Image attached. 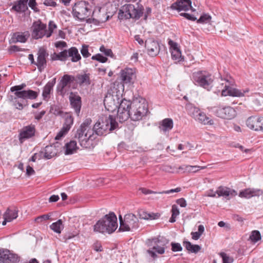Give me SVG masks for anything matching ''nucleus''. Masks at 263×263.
Masks as SVG:
<instances>
[{
	"instance_id": "obj_1",
	"label": "nucleus",
	"mask_w": 263,
	"mask_h": 263,
	"mask_svg": "<svg viewBox=\"0 0 263 263\" xmlns=\"http://www.w3.org/2000/svg\"><path fill=\"white\" fill-rule=\"evenodd\" d=\"M91 120L86 119L77 131L75 138L78 139L80 145L86 148L93 147V140L96 139L92 129L90 128Z\"/></svg>"
},
{
	"instance_id": "obj_2",
	"label": "nucleus",
	"mask_w": 263,
	"mask_h": 263,
	"mask_svg": "<svg viewBox=\"0 0 263 263\" xmlns=\"http://www.w3.org/2000/svg\"><path fill=\"white\" fill-rule=\"evenodd\" d=\"M118 125V124L114 116L109 115L108 117H102L99 118L94 125L91 134L93 133L96 137V135L100 136L106 135L110 131L115 129Z\"/></svg>"
},
{
	"instance_id": "obj_3",
	"label": "nucleus",
	"mask_w": 263,
	"mask_h": 263,
	"mask_svg": "<svg viewBox=\"0 0 263 263\" xmlns=\"http://www.w3.org/2000/svg\"><path fill=\"white\" fill-rule=\"evenodd\" d=\"M118 227L117 218L114 213L106 214L93 226L95 232L111 234Z\"/></svg>"
},
{
	"instance_id": "obj_4",
	"label": "nucleus",
	"mask_w": 263,
	"mask_h": 263,
	"mask_svg": "<svg viewBox=\"0 0 263 263\" xmlns=\"http://www.w3.org/2000/svg\"><path fill=\"white\" fill-rule=\"evenodd\" d=\"M128 108L130 119L133 121H139L145 116L148 111L147 103L142 99L129 101Z\"/></svg>"
},
{
	"instance_id": "obj_5",
	"label": "nucleus",
	"mask_w": 263,
	"mask_h": 263,
	"mask_svg": "<svg viewBox=\"0 0 263 263\" xmlns=\"http://www.w3.org/2000/svg\"><path fill=\"white\" fill-rule=\"evenodd\" d=\"M193 82L196 85L200 86L208 91L213 87L214 77L206 71H198L193 73Z\"/></svg>"
},
{
	"instance_id": "obj_6",
	"label": "nucleus",
	"mask_w": 263,
	"mask_h": 263,
	"mask_svg": "<svg viewBox=\"0 0 263 263\" xmlns=\"http://www.w3.org/2000/svg\"><path fill=\"white\" fill-rule=\"evenodd\" d=\"M168 243V240L163 236H159L158 237L150 240L148 245L151 247L147 251V253L153 258L157 257L156 253L163 254L165 252V246Z\"/></svg>"
},
{
	"instance_id": "obj_7",
	"label": "nucleus",
	"mask_w": 263,
	"mask_h": 263,
	"mask_svg": "<svg viewBox=\"0 0 263 263\" xmlns=\"http://www.w3.org/2000/svg\"><path fill=\"white\" fill-rule=\"evenodd\" d=\"M119 219L120 221L119 231H133L139 227L138 219L132 213L126 214L123 219L121 215H119Z\"/></svg>"
},
{
	"instance_id": "obj_8",
	"label": "nucleus",
	"mask_w": 263,
	"mask_h": 263,
	"mask_svg": "<svg viewBox=\"0 0 263 263\" xmlns=\"http://www.w3.org/2000/svg\"><path fill=\"white\" fill-rule=\"evenodd\" d=\"M91 10L88 2L81 1L77 2L72 7V13L74 17L81 21H84L90 15Z\"/></svg>"
},
{
	"instance_id": "obj_9",
	"label": "nucleus",
	"mask_w": 263,
	"mask_h": 263,
	"mask_svg": "<svg viewBox=\"0 0 263 263\" xmlns=\"http://www.w3.org/2000/svg\"><path fill=\"white\" fill-rule=\"evenodd\" d=\"M123 10H120L119 13V17L122 18L124 13L125 19L134 18L139 19L143 13L144 8L142 6H139L136 7L134 5L127 4L123 6Z\"/></svg>"
},
{
	"instance_id": "obj_10",
	"label": "nucleus",
	"mask_w": 263,
	"mask_h": 263,
	"mask_svg": "<svg viewBox=\"0 0 263 263\" xmlns=\"http://www.w3.org/2000/svg\"><path fill=\"white\" fill-rule=\"evenodd\" d=\"M209 111L216 116L226 119H231L236 115L235 110L230 106H212L208 108Z\"/></svg>"
},
{
	"instance_id": "obj_11",
	"label": "nucleus",
	"mask_w": 263,
	"mask_h": 263,
	"mask_svg": "<svg viewBox=\"0 0 263 263\" xmlns=\"http://www.w3.org/2000/svg\"><path fill=\"white\" fill-rule=\"evenodd\" d=\"M124 99L122 98V95L117 92L116 94L113 92L112 94L107 95L104 100V104L105 108L109 111L113 112L118 109L120 102Z\"/></svg>"
},
{
	"instance_id": "obj_12",
	"label": "nucleus",
	"mask_w": 263,
	"mask_h": 263,
	"mask_svg": "<svg viewBox=\"0 0 263 263\" xmlns=\"http://www.w3.org/2000/svg\"><path fill=\"white\" fill-rule=\"evenodd\" d=\"M231 84L228 80L224 79V80L222 79H220L219 85L220 86H217L218 88H220L219 89V91L221 90V86H223V89L221 90V95L223 96H230L232 97H242L244 96L246 91H241V90L236 88H233L230 85Z\"/></svg>"
},
{
	"instance_id": "obj_13",
	"label": "nucleus",
	"mask_w": 263,
	"mask_h": 263,
	"mask_svg": "<svg viewBox=\"0 0 263 263\" xmlns=\"http://www.w3.org/2000/svg\"><path fill=\"white\" fill-rule=\"evenodd\" d=\"M36 129L34 125L30 124L24 126L19 132L18 138L20 144H23L26 140L35 136Z\"/></svg>"
},
{
	"instance_id": "obj_14",
	"label": "nucleus",
	"mask_w": 263,
	"mask_h": 263,
	"mask_svg": "<svg viewBox=\"0 0 263 263\" xmlns=\"http://www.w3.org/2000/svg\"><path fill=\"white\" fill-rule=\"evenodd\" d=\"M46 25L43 23L40 20L33 23L32 26V37L34 39H41L46 36Z\"/></svg>"
},
{
	"instance_id": "obj_15",
	"label": "nucleus",
	"mask_w": 263,
	"mask_h": 263,
	"mask_svg": "<svg viewBox=\"0 0 263 263\" xmlns=\"http://www.w3.org/2000/svg\"><path fill=\"white\" fill-rule=\"evenodd\" d=\"M136 78V71L133 68H125L120 72V80L123 84H133Z\"/></svg>"
},
{
	"instance_id": "obj_16",
	"label": "nucleus",
	"mask_w": 263,
	"mask_h": 263,
	"mask_svg": "<svg viewBox=\"0 0 263 263\" xmlns=\"http://www.w3.org/2000/svg\"><path fill=\"white\" fill-rule=\"evenodd\" d=\"M128 104L129 100L126 99H124L120 102L117 114V118L120 122H124L129 118H130Z\"/></svg>"
},
{
	"instance_id": "obj_17",
	"label": "nucleus",
	"mask_w": 263,
	"mask_h": 263,
	"mask_svg": "<svg viewBox=\"0 0 263 263\" xmlns=\"http://www.w3.org/2000/svg\"><path fill=\"white\" fill-rule=\"evenodd\" d=\"M246 125L251 129L258 131L263 130V117L251 116L246 121Z\"/></svg>"
},
{
	"instance_id": "obj_18",
	"label": "nucleus",
	"mask_w": 263,
	"mask_h": 263,
	"mask_svg": "<svg viewBox=\"0 0 263 263\" xmlns=\"http://www.w3.org/2000/svg\"><path fill=\"white\" fill-rule=\"evenodd\" d=\"M37 54V58L35 65L37 66L39 71L42 72L47 66L46 58L48 56V53L44 48H40Z\"/></svg>"
},
{
	"instance_id": "obj_19",
	"label": "nucleus",
	"mask_w": 263,
	"mask_h": 263,
	"mask_svg": "<svg viewBox=\"0 0 263 263\" xmlns=\"http://www.w3.org/2000/svg\"><path fill=\"white\" fill-rule=\"evenodd\" d=\"M76 80L75 77L71 75L67 74H64L62 77L60 82L57 85V90L60 92L61 95L65 93L64 89L66 87H70V84Z\"/></svg>"
},
{
	"instance_id": "obj_20",
	"label": "nucleus",
	"mask_w": 263,
	"mask_h": 263,
	"mask_svg": "<svg viewBox=\"0 0 263 263\" xmlns=\"http://www.w3.org/2000/svg\"><path fill=\"white\" fill-rule=\"evenodd\" d=\"M145 46L147 49L148 54L152 57L156 56L159 52V43L153 39H147L145 42Z\"/></svg>"
},
{
	"instance_id": "obj_21",
	"label": "nucleus",
	"mask_w": 263,
	"mask_h": 263,
	"mask_svg": "<svg viewBox=\"0 0 263 263\" xmlns=\"http://www.w3.org/2000/svg\"><path fill=\"white\" fill-rule=\"evenodd\" d=\"M71 107L74 109L76 114L79 116L80 112L82 101L81 98L77 93L71 92L69 97Z\"/></svg>"
},
{
	"instance_id": "obj_22",
	"label": "nucleus",
	"mask_w": 263,
	"mask_h": 263,
	"mask_svg": "<svg viewBox=\"0 0 263 263\" xmlns=\"http://www.w3.org/2000/svg\"><path fill=\"white\" fill-rule=\"evenodd\" d=\"M64 52L65 54L64 61H66L68 58L73 63H76L81 59V56L79 52V50L76 47H71L68 49H65Z\"/></svg>"
},
{
	"instance_id": "obj_23",
	"label": "nucleus",
	"mask_w": 263,
	"mask_h": 263,
	"mask_svg": "<svg viewBox=\"0 0 263 263\" xmlns=\"http://www.w3.org/2000/svg\"><path fill=\"white\" fill-rule=\"evenodd\" d=\"M192 2L190 0H177L172 4L171 8L173 10H177L178 11H187L192 9Z\"/></svg>"
},
{
	"instance_id": "obj_24",
	"label": "nucleus",
	"mask_w": 263,
	"mask_h": 263,
	"mask_svg": "<svg viewBox=\"0 0 263 263\" xmlns=\"http://www.w3.org/2000/svg\"><path fill=\"white\" fill-rule=\"evenodd\" d=\"M263 194L261 190L254 188H247L241 191L239 193V196L241 198L247 199L251 198L255 196H259Z\"/></svg>"
},
{
	"instance_id": "obj_25",
	"label": "nucleus",
	"mask_w": 263,
	"mask_h": 263,
	"mask_svg": "<svg viewBox=\"0 0 263 263\" xmlns=\"http://www.w3.org/2000/svg\"><path fill=\"white\" fill-rule=\"evenodd\" d=\"M193 109V115L196 120L205 125L213 124V121L208 117L204 112H201L197 108L194 107Z\"/></svg>"
},
{
	"instance_id": "obj_26",
	"label": "nucleus",
	"mask_w": 263,
	"mask_h": 263,
	"mask_svg": "<svg viewBox=\"0 0 263 263\" xmlns=\"http://www.w3.org/2000/svg\"><path fill=\"white\" fill-rule=\"evenodd\" d=\"M14 95L17 98L23 100L30 99L34 100L39 96V93L31 89L24 90L21 92H14Z\"/></svg>"
},
{
	"instance_id": "obj_27",
	"label": "nucleus",
	"mask_w": 263,
	"mask_h": 263,
	"mask_svg": "<svg viewBox=\"0 0 263 263\" xmlns=\"http://www.w3.org/2000/svg\"><path fill=\"white\" fill-rule=\"evenodd\" d=\"M218 197L223 196L229 199L230 198L237 195V192L234 190L231 189L227 187L220 186L216 191Z\"/></svg>"
},
{
	"instance_id": "obj_28",
	"label": "nucleus",
	"mask_w": 263,
	"mask_h": 263,
	"mask_svg": "<svg viewBox=\"0 0 263 263\" xmlns=\"http://www.w3.org/2000/svg\"><path fill=\"white\" fill-rule=\"evenodd\" d=\"M159 128L163 133L170 131L174 126L173 121L171 118H165L159 124Z\"/></svg>"
},
{
	"instance_id": "obj_29",
	"label": "nucleus",
	"mask_w": 263,
	"mask_h": 263,
	"mask_svg": "<svg viewBox=\"0 0 263 263\" xmlns=\"http://www.w3.org/2000/svg\"><path fill=\"white\" fill-rule=\"evenodd\" d=\"M58 153V150L55 148V145H47L45 147L44 151L41 152V154H43L44 158L46 159H50L56 156Z\"/></svg>"
},
{
	"instance_id": "obj_30",
	"label": "nucleus",
	"mask_w": 263,
	"mask_h": 263,
	"mask_svg": "<svg viewBox=\"0 0 263 263\" xmlns=\"http://www.w3.org/2000/svg\"><path fill=\"white\" fill-rule=\"evenodd\" d=\"M29 36V33L28 31L25 32H17L14 33L12 37V42L13 43H25Z\"/></svg>"
},
{
	"instance_id": "obj_31",
	"label": "nucleus",
	"mask_w": 263,
	"mask_h": 263,
	"mask_svg": "<svg viewBox=\"0 0 263 263\" xmlns=\"http://www.w3.org/2000/svg\"><path fill=\"white\" fill-rule=\"evenodd\" d=\"M56 82V78H53L51 81H49L44 87L42 96L44 100L49 98V95Z\"/></svg>"
},
{
	"instance_id": "obj_32",
	"label": "nucleus",
	"mask_w": 263,
	"mask_h": 263,
	"mask_svg": "<svg viewBox=\"0 0 263 263\" xmlns=\"http://www.w3.org/2000/svg\"><path fill=\"white\" fill-rule=\"evenodd\" d=\"M206 166H199L198 165H183L179 167V170L183 171L184 172L195 173L200 170H203Z\"/></svg>"
},
{
	"instance_id": "obj_33",
	"label": "nucleus",
	"mask_w": 263,
	"mask_h": 263,
	"mask_svg": "<svg viewBox=\"0 0 263 263\" xmlns=\"http://www.w3.org/2000/svg\"><path fill=\"white\" fill-rule=\"evenodd\" d=\"M138 213L140 218L146 220L155 219L160 216V214L158 213H148L146 211L142 210H139Z\"/></svg>"
},
{
	"instance_id": "obj_34",
	"label": "nucleus",
	"mask_w": 263,
	"mask_h": 263,
	"mask_svg": "<svg viewBox=\"0 0 263 263\" xmlns=\"http://www.w3.org/2000/svg\"><path fill=\"white\" fill-rule=\"evenodd\" d=\"M18 210L16 208H8L7 211L4 214V216L6 217V219H8V221H11L14 219H16L18 216Z\"/></svg>"
},
{
	"instance_id": "obj_35",
	"label": "nucleus",
	"mask_w": 263,
	"mask_h": 263,
	"mask_svg": "<svg viewBox=\"0 0 263 263\" xmlns=\"http://www.w3.org/2000/svg\"><path fill=\"white\" fill-rule=\"evenodd\" d=\"M27 9L26 2L20 0L17 4L12 6L11 10L17 12H24Z\"/></svg>"
},
{
	"instance_id": "obj_36",
	"label": "nucleus",
	"mask_w": 263,
	"mask_h": 263,
	"mask_svg": "<svg viewBox=\"0 0 263 263\" xmlns=\"http://www.w3.org/2000/svg\"><path fill=\"white\" fill-rule=\"evenodd\" d=\"M73 123V118L69 114H66L65 117V122L62 128L66 132H68Z\"/></svg>"
},
{
	"instance_id": "obj_37",
	"label": "nucleus",
	"mask_w": 263,
	"mask_h": 263,
	"mask_svg": "<svg viewBox=\"0 0 263 263\" xmlns=\"http://www.w3.org/2000/svg\"><path fill=\"white\" fill-rule=\"evenodd\" d=\"M77 142L74 141H71L65 145L66 155H70L73 154L77 149Z\"/></svg>"
},
{
	"instance_id": "obj_38",
	"label": "nucleus",
	"mask_w": 263,
	"mask_h": 263,
	"mask_svg": "<svg viewBox=\"0 0 263 263\" xmlns=\"http://www.w3.org/2000/svg\"><path fill=\"white\" fill-rule=\"evenodd\" d=\"M183 246L189 251L191 253H196L200 250V247L198 245H192L190 241L183 242Z\"/></svg>"
},
{
	"instance_id": "obj_39",
	"label": "nucleus",
	"mask_w": 263,
	"mask_h": 263,
	"mask_svg": "<svg viewBox=\"0 0 263 263\" xmlns=\"http://www.w3.org/2000/svg\"><path fill=\"white\" fill-rule=\"evenodd\" d=\"M50 228L51 230L57 233H61L62 230L64 228L63 221L61 219H59L55 222L52 223Z\"/></svg>"
},
{
	"instance_id": "obj_40",
	"label": "nucleus",
	"mask_w": 263,
	"mask_h": 263,
	"mask_svg": "<svg viewBox=\"0 0 263 263\" xmlns=\"http://www.w3.org/2000/svg\"><path fill=\"white\" fill-rule=\"evenodd\" d=\"M77 80L78 81V83L80 85L86 84L89 85L90 84V78L88 74H78L77 76Z\"/></svg>"
},
{
	"instance_id": "obj_41",
	"label": "nucleus",
	"mask_w": 263,
	"mask_h": 263,
	"mask_svg": "<svg viewBox=\"0 0 263 263\" xmlns=\"http://www.w3.org/2000/svg\"><path fill=\"white\" fill-rule=\"evenodd\" d=\"M249 238L254 243L257 242L258 240L261 239V235L260 232L257 230L253 231L250 235Z\"/></svg>"
},
{
	"instance_id": "obj_42",
	"label": "nucleus",
	"mask_w": 263,
	"mask_h": 263,
	"mask_svg": "<svg viewBox=\"0 0 263 263\" xmlns=\"http://www.w3.org/2000/svg\"><path fill=\"white\" fill-rule=\"evenodd\" d=\"M172 58L174 60L181 61L182 60L181 52L179 48L172 50L171 51Z\"/></svg>"
},
{
	"instance_id": "obj_43",
	"label": "nucleus",
	"mask_w": 263,
	"mask_h": 263,
	"mask_svg": "<svg viewBox=\"0 0 263 263\" xmlns=\"http://www.w3.org/2000/svg\"><path fill=\"white\" fill-rule=\"evenodd\" d=\"M20 257L16 254L11 253L9 251V255L8 256L7 263H17L19 261Z\"/></svg>"
},
{
	"instance_id": "obj_44",
	"label": "nucleus",
	"mask_w": 263,
	"mask_h": 263,
	"mask_svg": "<svg viewBox=\"0 0 263 263\" xmlns=\"http://www.w3.org/2000/svg\"><path fill=\"white\" fill-rule=\"evenodd\" d=\"M57 28V25L52 21H50L48 24V30H46V37H49L52 35L53 30Z\"/></svg>"
},
{
	"instance_id": "obj_45",
	"label": "nucleus",
	"mask_w": 263,
	"mask_h": 263,
	"mask_svg": "<svg viewBox=\"0 0 263 263\" xmlns=\"http://www.w3.org/2000/svg\"><path fill=\"white\" fill-rule=\"evenodd\" d=\"M211 20V16L208 14H203L200 16L197 20L198 23L206 24L209 23Z\"/></svg>"
},
{
	"instance_id": "obj_46",
	"label": "nucleus",
	"mask_w": 263,
	"mask_h": 263,
	"mask_svg": "<svg viewBox=\"0 0 263 263\" xmlns=\"http://www.w3.org/2000/svg\"><path fill=\"white\" fill-rule=\"evenodd\" d=\"M9 250L4 249H0V261L7 262Z\"/></svg>"
},
{
	"instance_id": "obj_47",
	"label": "nucleus",
	"mask_w": 263,
	"mask_h": 263,
	"mask_svg": "<svg viewBox=\"0 0 263 263\" xmlns=\"http://www.w3.org/2000/svg\"><path fill=\"white\" fill-rule=\"evenodd\" d=\"M65 56L64 50L58 53H54L51 55V59L53 61L59 60L61 61H64V57Z\"/></svg>"
},
{
	"instance_id": "obj_48",
	"label": "nucleus",
	"mask_w": 263,
	"mask_h": 263,
	"mask_svg": "<svg viewBox=\"0 0 263 263\" xmlns=\"http://www.w3.org/2000/svg\"><path fill=\"white\" fill-rule=\"evenodd\" d=\"M88 47V45L83 44L82 46L81 49L80 50L82 56L85 58H88L91 55V54L89 52Z\"/></svg>"
},
{
	"instance_id": "obj_49",
	"label": "nucleus",
	"mask_w": 263,
	"mask_h": 263,
	"mask_svg": "<svg viewBox=\"0 0 263 263\" xmlns=\"http://www.w3.org/2000/svg\"><path fill=\"white\" fill-rule=\"evenodd\" d=\"M91 59L98 61L102 63L106 62L108 60L106 57L103 56L100 53H98L93 55L91 57Z\"/></svg>"
},
{
	"instance_id": "obj_50",
	"label": "nucleus",
	"mask_w": 263,
	"mask_h": 263,
	"mask_svg": "<svg viewBox=\"0 0 263 263\" xmlns=\"http://www.w3.org/2000/svg\"><path fill=\"white\" fill-rule=\"evenodd\" d=\"M220 255L222 259V263H232L233 262V258L228 256L226 253L222 252Z\"/></svg>"
},
{
	"instance_id": "obj_51",
	"label": "nucleus",
	"mask_w": 263,
	"mask_h": 263,
	"mask_svg": "<svg viewBox=\"0 0 263 263\" xmlns=\"http://www.w3.org/2000/svg\"><path fill=\"white\" fill-rule=\"evenodd\" d=\"M171 245L173 252H179L182 250V247L179 243L172 242Z\"/></svg>"
},
{
	"instance_id": "obj_52",
	"label": "nucleus",
	"mask_w": 263,
	"mask_h": 263,
	"mask_svg": "<svg viewBox=\"0 0 263 263\" xmlns=\"http://www.w3.org/2000/svg\"><path fill=\"white\" fill-rule=\"evenodd\" d=\"M100 50L101 52L104 53V54L106 56L111 57L113 55L112 50L110 49L105 48V47L103 45L100 47Z\"/></svg>"
},
{
	"instance_id": "obj_53",
	"label": "nucleus",
	"mask_w": 263,
	"mask_h": 263,
	"mask_svg": "<svg viewBox=\"0 0 263 263\" xmlns=\"http://www.w3.org/2000/svg\"><path fill=\"white\" fill-rule=\"evenodd\" d=\"M50 216L51 215L49 214L42 215L36 217L35 219V221L38 223L42 222L43 221L48 220L50 218Z\"/></svg>"
},
{
	"instance_id": "obj_54",
	"label": "nucleus",
	"mask_w": 263,
	"mask_h": 263,
	"mask_svg": "<svg viewBox=\"0 0 263 263\" xmlns=\"http://www.w3.org/2000/svg\"><path fill=\"white\" fill-rule=\"evenodd\" d=\"M26 86V85L25 84H22L20 85H16L10 88V90L12 92H21L22 91V89Z\"/></svg>"
},
{
	"instance_id": "obj_55",
	"label": "nucleus",
	"mask_w": 263,
	"mask_h": 263,
	"mask_svg": "<svg viewBox=\"0 0 263 263\" xmlns=\"http://www.w3.org/2000/svg\"><path fill=\"white\" fill-rule=\"evenodd\" d=\"M181 188L180 187H177L175 189H171L167 191H163L162 192H160L158 193L159 194H168L170 193H178L181 191Z\"/></svg>"
},
{
	"instance_id": "obj_56",
	"label": "nucleus",
	"mask_w": 263,
	"mask_h": 263,
	"mask_svg": "<svg viewBox=\"0 0 263 263\" xmlns=\"http://www.w3.org/2000/svg\"><path fill=\"white\" fill-rule=\"evenodd\" d=\"M171 212L172 215H173V216H176L177 217L179 215L180 212L178 208V206L176 204H174L172 206L171 209Z\"/></svg>"
},
{
	"instance_id": "obj_57",
	"label": "nucleus",
	"mask_w": 263,
	"mask_h": 263,
	"mask_svg": "<svg viewBox=\"0 0 263 263\" xmlns=\"http://www.w3.org/2000/svg\"><path fill=\"white\" fill-rule=\"evenodd\" d=\"M29 6L34 11H39V9L36 7V3L35 0H29L28 3Z\"/></svg>"
},
{
	"instance_id": "obj_58",
	"label": "nucleus",
	"mask_w": 263,
	"mask_h": 263,
	"mask_svg": "<svg viewBox=\"0 0 263 263\" xmlns=\"http://www.w3.org/2000/svg\"><path fill=\"white\" fill-rule=\"evenodd\" d=\"M180 15L185 17L186 19L189 20L193 21H195L197 19L196 17H194L193 15L187 13H181Z\"/></svg>"
},
{
	"instance_id": "obj_59",
	"label": "nucleus",
	"mask_w": 263,
	"mask_h": 263,
	"mask_svg": "<svg viewBox=\"0 0 263 263\" xmlns=\"http://www.w3.org/2000/svg\"><path fill=\"white\" fill-rule=\"evenodd\" d=\"M139 190L141 191V192L145 195H147V194H158L159 192H154L152 190L147 189L146 188L141 187V188H140Z\"/></svg>"
},
{
	"instance_id": "obj_60",
	"label": "nucleus",
	"mask_w": 263,
	"mask_h": 263,
	"mask_svg": "<svg viewBox=\"0 0 263 263\" xmlns=\"http://www.w3.org/2000/svg\"><path fill=\"white\" fill-rule=\"evenodd\" d=\"M176 203L181 207L185 208L187 205L186 200L183 198H181L176 200Z\"/></svg>"
},
{
	"instance_id": "obj_61",
	"label": "nucleus",
	"mask_w": 263,
	"mask_h": 263,
	"mask_svg": "<svg viewBox=\"0 0 263 263\" xmlns=\"http://www.w3.org/2000/svg\"><path fill=\"white\" fill-rule=\"evenodd\" d=\"M68 132L65 131L62 128L60 132H59L55 137V139L58 140H60L62 137H63Z\"/></svg>"
},
{
	"instance_id": "obj_62",
	"label": "nucleus",
	"mask_w": 263,
	"mask_h": 263,
	"mask_svg": "<svg viewBox=\"0 0 263 263\" xmlns=\"http://www.w3.org/2000/svg\"><path fill=\"white\" fill-rule=\"evenodd\" d=\"M44 4L47 6L52 7H55L57 5V3L54 0H45Z\"/></svg>"
},
{
	"instance_id": "obj_63",
	"label": "nucleus",
	"mask_w": 263,
	"mask_h": 263,
	"mask_svg": "<svg viewBox=\"0 0 263 263\" xmlns=\"http://www.w3.org/2000/svg\"><path fill=\"white\" fill-rule=\"evenodd\" d=\"M93 249L97 252H101L103 250L101 245L99 242H96L93 244Z\"/></svg>"
},
{
	"instance_id": "obj_64",
	"label": "nucleus",
	"mask_w": 263,
	"mask_h": 263,
	"mask_svg": "<svg viewBox=\"0 0 263 263\" xmlns=\"http://www.w3.org/2000/svg\"><path fill=\"white\" fill-rule=\"evenodd\" d=\"M35 171L33 168L30 165H28L26 168V174L28 176H31L34 174Z\"/></svg>"
}]
</instances>
